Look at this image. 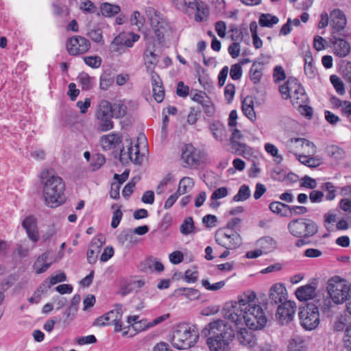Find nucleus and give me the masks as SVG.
<instances>
[{"instance_id":"49","label":"nucleus","mask_w":351,"mask_h":351,"mask_svg":"<svg viewBox=\"0 0 351 351\" xmlns=\"http://www.w3.org/2000/svg\"><path fill=\"white\" fill-rule=\"evenodd\" d=\"M78 80L82 85V90H90L93 87L92 78L87 73H82Z\"/></svg>"},{"instance_id":"52","label":"nucleus","mask_w":351,"mask_h":351,"mask_svg":"<svg viewBox=\"0 0 351 351\" xmlns=\"http://www.w3.org/2000/svg\"><path fill=\"white\" fill-rule=\"evenodd\" d=\"M160 27V29H156V31L154 32L159 43H163L165 41V34L167 32L168 29L167 22H162V25Z\"/></svg>"},{"instance_id":"13","label":"nucleus","mask_w":351,"mask_h":351,"mask_svg":"<svg viewBox=\"0 0 351 351\" xmlns=\"http://www.w3.org/2000/svg\"><path fill=\"white\" fill-rule=\"evenodd\" d=\"M287 295L288 293L285 286L281 283H276L270 288L269 302L271 304L278 306L279 304L285 302V301H289Z\"/></svg>"},{"instance_id":"32","label":"nucleus","mask_w":351,"mask_h":351,"mask_svg":"<svg viewBox=\"0 0 351 351\" xmlns=\"http://www.w3.org/2000/svg\"><path fill=\"white\" fill-rule=\"evenodd\" d=\"M174 295L176 296L183 295L189 300H195L199 297V292L193 288H179L175 290Z\"/></svg>"},{"instance_id":"54","label":"nucleus","mask_w":351,"mask_h":351,"mask_svg":"<svg viewBox=\"0 0 351 351\" xmlns=\"http://www.w3.org/2000/svg\"><path fill=\"white\" fill-rule=\"evenodd\" d=\"M298 160L302 164L305 165L309 167H316L319 165V160L313 157L308 158L304 155H300Z\"/></svg>"},{"instance_id":"20","label":"nucleus","mask_w":351,"mask_h":351,"mask_svg":"<svg viewBox=\"0 0 351 351\" xmlns=\"http://www.w3.org/2000/svg\"><path fill=\"white\" fill-rule=\"evenodd\" d=\"M237 339L241 345L249 348H252L256 344V338L254 332L245 328H241L238 331Z\"/></svg>"},{"instance_id":"61","label":"nucleus","mask_w":351,"mask_h":351,"mask_svg":"<svg viewBox=\"0 0 351 351\" xmlns=\"http://www.w3.org/2000/svg\"><path fill=\"white\" fill-rule=\"evenodd\" d=\"M235 94V86L233 84H228L224 89V96L228 103H230Z\"/></svg>"},{"instance_id":"29","label":"nucleus","mask_w":351,"mask_h":351,"mask_svg":"<svg viewBox=\"0 0 351 351\" xmlns=\"http://www.w3.org/2000/svg\"><path fill=\"white\" fill-rule=\"evenodd\" d=\"M263 64L260 62H254L250 69V80L256 84L260 82L263 75Z\"/></svg>"},{"instance_id":"41","label":"nucleus","mask_w":351,"mask_h":351,"mask_svg":"<svg viewBox=\"0 0 351 351\" xmlns=\"http://www.w3.org/2000/svg\"><path fill=\"white\" fill-rule=\"evenodd\" d=\"M330 80L336 92L339 95H343L345 94L346 90L344 88V84L340 77L336 75H332L330 77Z\"/></svg>"},{"instance_id":"25","label":"nucleus","mask_w":351,"mask_h":351,"mask_svg":"<svg viewBox=\"0 0 351 351\" xmlns=\"http://www.w3.org/2000/svg\"><path fill=\"white\" fill-rule=\"evenodd\" d=\"M146 14L150 21L151 26L154 32L156 31V29H160V26L162 25V22H167V21L160 16V13L153 8H148L146 10Z\"/></svg>"},{"instance_id":"39","label":"nucleus","mask_w":351,"mask_h":351,"mask_svg":"<svg viewBox=\"0 0 351 351\" xmlns=\"http://www.w3.org/2000/svg\"><path fill=\"white\" fill-rule=\"evenodd\" d=\"M127 110L128 108L126 105L122 101L114 103L112 105V117L116 119L124 117L127 113Z\"/></svg>"},{"instance_id":"30","label":"nucleus","mask_w":351,"mask_h":351,"mask_svg":"<svg viewBox=\"0 0 351 351\" xmlns=\"http://www.w3.org/2000/svg\"><path fill=\"white\" fill-rule=\"evenodd\" d=\"M96 117L97 119H103L105 118V117H112L111 103L107 100H101L98 105Z\"/></svg>"},{"instance_id":"57","label":"nucleus","mask_w":351,"mask_h":351,"mask_svg":"<svg viewBox=\"0 0 351 351\" xmlns=\"http://www.w3.org/2000/svg\"><path fill=\"white\" fill-rule=\"evenodd\" d=\"M84 62L92 68H99L101 64V58L99 56H86L84 57Z\"/></svg>"},{"instance_id":"38","label":"nucleus","mask_w":351,"mask_h":351,"mask_svg":"<svg viewBox=\"0 0 351 351\" xmlns=\"http://www.w3.org/2000/svg\"><path fill=\"white\" fill-rule=\"evenodd\" d=\"M197 13L195 16V21L202 22L206 20L208 15V8L203 1H199L196 7Z\"/></svg>"},{"instance_id":"21","label":"nucleus","mask_w":351,"mask_h":351,"mask_svg":"<svg viewBox=\"0 0 351 351\" xmlns=\"http://www.w3.org/2000/svg\"><path fill=\"white\" fill-rule=\"evenodd\" d=\"M296 298L300 301H308L313 299L316 295V287L311 285L302 286L295 291Z\"/></svg>"},{"instance_id":"60","label":"nucleus","mask_w":351,"mask_h":351,"mask_svg":"<svg viewBox=\"0 0 351 351\" xmlns=\"http://www.w3.org/2000/svg\"><path fill=\"white\" fill-rule=\"evenodd\" d=\"M291 141L292 143H298L301 142L302 147H307L311 149V151H308V153H311L312 154H315L316 152V147L315 145L311 141L302 138H291Z\"/></svg>"},{"instance_id":"59","label":"nucleus","mask_w":351,"mask_h":351,"mask_svg":"<svg viewBox=\"0 0 351 351\" xmlns=\"http://www.w3.org/2000/svg\"><path fill=\"white\" fill-rule=\"evenodd\" d=\"M243 71L240 64H234L232 65L230 71V77L233 80H239L242 76Z\"/></svg>"},{"instance_id":"23","label":"nucleus","mask_w":351,"mask_h":351,"mask_svg":"<svg viewBox=\"0 0 351 351\" xmlns=\"http://www.w3.org/2000/svg\"><path fill=\"white\" fill-rule=\"evenodd\" d=\"M291 101L294 106H303V104H307L308 97L304 92V89L300 84H296L295 88L293 90L291 97Z\"/></svg>"},{"instance_id":"50","label":"nucleus","mask_w":351,"mask_h":351,"mask_svg":"<svg viewBox=\"0 0 351 351\" xmlns=\"http://www.w3.org/2000/svg\"><path fill=\"white\" fill-rule=\"evenodd\" d=\"M100 252V248L96 245H90L87 252V260L89 263H95L97 259L98 254Z\"/></svg>"},{"instance_id":"11","label":"nucleus","mask_w":351,"mask_h":351,"mask_svg":"<svg viewBox=\"0 0 351 351\" xmlns=\"http://www.w3.org/2000/svg\"><path fill=\"white\" fill-rule=\"evenodd\" d=\"M307 303L306 306L300 310L299 317L302 326L307 330H312L319 324V315L315 312V308Z\"/></svg>"},{"instance_id":"34","label":"nucleus","mask_w":351,"mask_h":351,"mask_svg":"<svg viewBox=\"0 0 351 351\" xmlns=\"http://www.w3.org/2000/svg\"><path fill=\"white\" fill-rule=\"evenodd\" d=\"M279 19L277 16L270 14H261L259 17L258 23L261 27H272L274 25L277 24Z\"/></svg>"},{"instance_id":"3","label":"nucleus","mask_w":351,"mask_h":351,"mask_svg":"<svg viewBox=\"0 0 351 351\" xmlns=\"http://www.w3.org/2000/svg\"><path fill=\"white\" fill-rule=\"evenodd\" d=\"M255 298L254 292L245 293L239 297L237 302L226 303L223 308L224 317L237 326L245 324L246 310Z\"/></svg>"},{"instance_id":"10","label":"nucleus","mask_w":351,"mask_h":351,"mask_svg":"<svg viewBox=\"0 0 351 351\" xmlns=\"http://www.w3.org/2000/svg\"><path fill=\"white\" fill-rule=\"evenodd\" d=\"M296 309L297 306L294 301H285L279 304L276 313V321L282 326L288 324L293 319Z\"/></svg>"},{"instance_id":"43","label":"nucleus","mask_w":351,"mask_h":351,"mask_svg":"<svg viewBox=\"0 0 351 351\" xmlns=\"http://www.w3.org/2000/svg\"><path fill=\"white\" fill-rule=\"evenodd\" d=\"M304 348V341L300 337L292 339L289 345V351H303Z\"/></svg>"},{"instance_id":"17","label":"nucleus","mask_w":351,"mask_h":351,"mask_svg":"<svg viewBox=\"0 0 351 351\" xmlns=\"http://www.w3.org/2000/svg\"><path fill=\"white\" fill-rule=\"evenodd\" d=\"M331 42L333 44V52L335 56L339 58H344L350 53V45L346 40L333 37L331 39Z\"/></svg>"},{"instance_id":"44","label":"nucleus","mask_w":351,"mask_h":351,"mask_svg":"<svg viewBox=\"0 0 351 351\" xmlns=\"http://www.w3.org/2000/svg\"><path fill=\"white\" fill-rule=\"evenodd\" d=\"M86 36H88L95 43L101 45L104 43L102 32L99 28L90 29L87 32Z\"/></svg>"},{"instance_id":"56","label":"nucleus","mask_w":351,"mask_h":351,"mask_svg":"<svg viewBox=\"0 0 351 351\" xmlns=\"http://www.w3.org/2000/svg\"><path fill=\"white\" fill-rule=\"evenodd\" d=\"M300 186L314 189L317 187V182L314 178L308 176H304L300 180Z\"/></svg>"},{"instance_id":"26","label":"nucleus","mask_w":351,"mask_h":351,"mask_svg":"<svg viewBox=\"0 0 351 351\" xmlns=\"http://www.w3.org/2000/svg\"><path fill=\"white\" fill-rule=\"evenodd\" d=\"M242 111L243 114L252 121L256 119V113L254 109V100L252 96L245 97L242 101Z\"/></svg>"},{"instance_id":"14","label":"nucleus","mask_w":351,"mask_h":351,"mask_svg":"<svg viewBox=\"0 0 351 351\" xmlns=\"http://www.w3.org/2000/svg\"><path fill=\"white\" fill-rule=\"evenodd\" d=\"M200 158V152L191 144H186L183 147L181 159L185 163V167H193L199 165Z\"/></svg>"},{"instance_id":"16","label":"nucleus","mask_w":351,"mask_h":351,"mask_svg":"<svg viewBox=\"0 0 351 351\" xmlns=\"http://www.w3.org/2000/svg\"><path fill=\"white\" fill-rule=\"evenodd\" d=\"M126 147H128L127 151H125V147H123L120 150V160L123 162L126 161L128 159L134 162L136 164H139L141 161L139 160L138 154L139 150L138 145H136V148L134 152V149L132 147V143L130 139L126 140Z\"/></svg>"},{"instance_id":"4","label":"nucleus","mask_w":351,"mask_h":351,"mask_svg":"<svg viewBox=\"0 0 351 351\" xmlns=\"http://www.w3.org/2000/svg\"><path fill=\"white\" fill-rule=\"evenodd\" d=\"M199 339L198 331L187 324H179L173 332L171 343L178 350L193 347Z\"/></svg>"},{"instance_id":"64","label":"nucleus","mask_w":351,"mask_h":351,"mask_svg":"<svg viewBox=\"0 0 351 351\" xmlns=\"http://www.w3.org/2000/svg\"><path fill=\"white\" fill-rule=\"evenodd\" d=\"M198 272L197 270L187 269L185 271L184 280L189 283H194L197 280Z\"/></svg>"},{"instance_id":"8","label":"nucleus","mask_w":351,"mask_h":351,"mask_svg":"<svg viewBox=\"0 0 351 351\" xmlns=\"http://www.w3.org/2000/svg\"><path fill=\"white\" fill-rule=\"evenodd\" d=\"M215 240L217 244L228 250L239 247L242 244V239L237 232L219 228L215 234Z\"/></svg>"},{"instance_id":"1","label":"nucleus","mask_w":351,"mask_h":351,"mask_svg":"<svg viewBox=\"0 0 351 351\" xmlns=\"http://www.w3.org/2000/svg\"><path fill=\"white\" fill-rule=\"evenodd\" d=\"M40 179L46 204L51 208L62 204L65 199V184L62 178L53 169H45L41 171Z\"/></svg>"},{"instance_id":"9","label":"nucleus","mask_w":351,"mask_h":351,"mask_svg":"<svg viewBox=\"0 0 351 351\" xmlns=\"http://www.w3.org/2000/svg\"><path fill=\"white\" fill-rule=\"evenodd\" d=\"M140 36L134 33L122 32L117 35L110 45L112 53H122L125 47H132L138 40Z\"/></svg>"},{"instance_id":"31","label":"nucleus","mask_w":351,"mask_h":351,"mask_svg":"<svg viewBox=\"0 0 351 351\" xmlns=\"http://www.w3.org/2000/svg\"><path fill=\"white\" fill-rule=\"evenodd\" d=\"M294 78H289L285 84L279 87V91L282 95V99H287L291 98L293 90L295 88L297 82Z\"/></svg>"},{"instance_id":"42","label":"nucleus","mask_w":351,"mask_h":351,"mask_svg":"<svg viewBox=\"0 0 351 351\" xmlns=\"http://www.w3.org/2000/svg\"><path fill=\"white\" fill-rule=\"evenodd\" d=\"M230 145L234 152L237 155L244 156V154L248 152L249 147L238 141L230 140Z\"/></svg>"},{"instance_id":"55","label":"nucleus","mask_w":351,"mask_h":351,"mask_svg":"<svg viewBox=\"0 0 351 351\" xmlns=\"http://www.w3.org/2000/svg\"><path fill=\"white\" fill-rule=\"evenodd\" d=\"M348 323L346 316L341 315L338 317L333 324V330L337 332L343 331Z\"/></svg>"},{"instance_id":"58","label":"nucleus","mask_w":351,"mask_h":351,"mask_svg":"<svg viewBox=\"0 0 351 351\" xmlns=\"http://www.w3.org/2000/svg\"><path fill=\"white\" fill-rule=\"evenodd\" d=\"M322 189L328 192L326 196L327 200H332L335 199V186L332 182H328L323 184L322 186Z\"/></svg>"},{"instance_id":"18","label":"nucleus","mask_w":351,"mask_h":351,"mask_svg":"<svg viewBox=\"0 0 351 351\" xmlns=\"http://www.w3.org/2000/svg\"><path fill=\"white\" fill-rule=\"evenodd\" d=\"M330 22L332 27L338 32L344 29L346 25V17L344 13L339 9H335L330 13Z\"/></svg>"},{"instance_id":"62","label":"nucleus","mask_w":351,"mask_h":351,"mask_svg":"<svg viewBox=\"0 0 351 351\" xmlns=\"http://www.w3.org/2000/svg\"><path fill=\"white\" fill-rule=\"evenodd\" d=\"M217 218L213 215H206L202 218V223L206 228H210L217 226Z\"/></svg>"},{"instance_id":"6","label":"nucleus","mask_w":351,"mask_h":351,"mask_svg":"<svg viewBox=\"0 0 351 351\" xmlns=\"http://www.w3.org/2000/svg\"><path fill=\"white\" fill-rule=\"evenodd\" d=\"M326 289L328 296L336 304L344 302L349 295V285L346 280L337 276L328 280Z\"/></svg>"},{"instance_id":"33","label":"nucleus","mask_w":351,"mask_h":351,"mask_svg":"<svg viewBox=\"0 0 351 351\" xmlns=\"http://www.w3.org/2000/svg\"><path fill=\"white\" fill-rule=\"evenodd\" d=\"M180 231L183 235H189L197 232L191 217H187L184 219L180 227Z\"/></svg>"},{"instance_id":"35","label":"nucleus","mask_w":351,"mask_h":351,"mask_svg":"<svg viewBox=\"0 0 351 351\" xmlns=\"http://www.w3.org/2000/svg\"><path fill=\"white\" fill-rule=\"evenodd\" d=\"M121 10L119 5L111 4L109 3H104L101 6V11L104 16L107 17H112L118 14Z\"/></svg>"},{"instance_id":"40","label":"nucleus","mask_w":351,"mask_h":351,"mask_svg":"<svg viewBox=\"0 0 351 351\" xmlns=\"http://www.w3.org/2000/svg\"><path fill=\"white\" fill-rule=\"evenodd\" d=\"M251 195L250 187L246 184L240 186L238 193L233 197L234 202H243L247 200Z\"/></svg>"},{"instance_id":"22","label":"nucleus","mask_w":351,"mask_h":351,"mask_svg":"<svg viewBox=\"0 0 351 351\" xmlns=\"http://www.w3.org/2000/svg\"><path fill=\"white\" fill-rule=\"evenodd\" d=\"M121 143V136L114 133L104 135L100 139L101 146L104 150H109L114 148Z\"/></svg>"},{"instance_id":"12","label":"nucleus","mask_w":351,"mask_h":351,"mask_svg":"<svg viewBox=\"0 0 351 351\" xmlns=\"http://www.w3.org/2000/svg\"><path fill=\"white\" fill-rule=\"evenodd\" d=\"M66 49L71 56H77L87 52L90 48V41L80 36H73L66 41Z\"/></svg>"},{"instance_id":"2","label":"nucleus","mask_w":351,"mask_h":351,"mask_svg":"<svg viewBox=\"0 0 351 351\" xmlns=\"http://www.w3.org/2000/svg\"><path fill=\"white\" fill-rule=\"evenodd\" d=\"M210 332L213 337L207 341L210 351H230V343L235 336L234 331L227 327L222 320H217L209 324Z\"/></svg>"},{"instance_id":"48","label":"nucleus","mask_w":351,"mask_h":351,"mask_svg":"<svg viewBox=\"0 0 351 351\" xmlns=\"http://www.w3.org/2000/svg\"><path fill=\"white\" fill-rule=\"evenodd\" d=\"M66 280V277L64 273L61 272L58 275L53 276L50 278L49 282L47 280L43 283V286L49 289L52 285L57 284L58 282H64Z\"/></svg>"},{"instance_id":"27","label":"nucleus","mask_w":351,"mask_h":351,"mask_svg":"<svg viewBox=\"0 0 351 351\" xmlns=\"http://www.w3.org/2000/svg\"><path fill=\"white\" fill-rule=\"evenodd\" d=\"M257 245L263 250V253H267L273 251L277 247V242L272 237L267 236L261 238L257 241Z\"/></svg>"},{"instance_id":"7","label":"nucleus","mask_w":351,"mask_h":351,"mask_svg":"<svg viewBox=\"0 0 351 351\" xmlns=\"http://www.w3.org/2000/svg\"><path fill=\"white\" fill-rule=\"evenodd\" d=\"M253 302L246 310L245 324L252 330L261 329L267 323V317L262 307Z\"/></svg>"},{"instance_id":"24","label":"nucleus","mask_w":351,"mask_h":351,"mask_svg":"<svg viewBox=\"0 0 351 351\" xmlns=\"http://www.w3.org/2000/svg\"><path fill=\"white\" fill-rule=\"evenodd\" d=\"M152 91L154 99L158 102L160 103L163 101L165 97V90L162 86V82L159 76L153 75L152 77Z\"/></svg>"},{"instance_id":"37","label":"nucleus","mask_w":351,"mask_h":351,"mask_svg":"<svg viewBox=\"0 0 351 351\" xmlns=\"http://www.w3.org/2000/svg\"><path fill=\"white\" fill-rule=\"evenodd\" d=\"M209 128L215 138L218 141H222L223 136L226 132L223 124L219 122L212 123Z\"/></svg>"},{"instance_id":"15","label":"nucleus","mask_w":351,"mask_h":351,"mask_svg":"<svg viewBox=\"0 0 351 351\" xmlns=\"http://www.w3.org/2000/svg\"><path fill=\"white\" fill-rule=\"evenodd\" d=\"M332 300L329 296L319 295L317 296L313 302H308V304H311L313 308H315L314 311L320 315V313L326 315L327 317L330 316L331 312L330 308L332 307Z\"/></svg>"},{"instance_id":"36","label":"nucleus","mask_w":351,"mask_h":351,"mask_svg":"<svg viewBox=\"0 0 351 351\" xmlns=\"http://www.w3.org/2000/svg\"><path fill=\"white\" fill-rule=\"evenodd\" d=\"M193 184L194 183L192 178L184 177L180 180L178 189L176 193L180 195V196L185 194L189 189H192Z\"/></svg>"},{"instance_id":"28","label":"nucleus","mask_w":351,"mask_h":351,"mask_svg":"<svg viewBox=\"0 0 351 351\" xmlns=\"http://www.w3.org/2000/svg\"><path fill=\"white\" fill-rule=\"evenodd\" d=\"M269 208L272 213L280 217H289V205L288 204L274 201L269 204Z\"/></svg>"},{"instance_id":"46","label":"nucleus","mask_w":351,"mask_h":351,"mask_svg":"<svg viewBox=\"0 0 351 351\" xmlns=\"http://www.w3.org/2000/svg\"><path fill=\"white\" fill-rule=\"evenodd\" d=\"M122 308L123 305L121 304H117L115 305V308L108 312V315H109L111 322H119L122 318Z\"/></svg>"},{"instance_id":"5","label":"nucleus","mask_w":351,"mask_h":351,"mask_svg":"<svg viewBox=\"0 0 351 351\" xmlns=\"http://www.w3.org/2000/svg\"><path fill=\"white\" fill-rule=\"evenodd\" d=\"M287 228L289 232L295 237H311L318 232L317 223L307 218L293 219L288 223Z\"/></svg>"},{"instance_id":"19","label":"nucleus","mask_w":351,"mask_h":351,"mask_svg":"<svg viewBox=\"0 0 351 351\" xmlns=\"http://www.w3.org/2000/svg\"><path fill=\"white\" fill-rule=\"evenodd\" d=\"M23 227L25 229L28 237L34 242L39 239V235L37 230L36 221L33 217H26L22 223Z\"/></svg>"},{"instance_id":"63","label":"nucleus","mask_w":351,"mask_h":351,"mask_svg":"<svg viewBox=\"0 0 351 351\" xmlns=\"http://www.w3.org/2000/svg\"><path fill=\"white\" fill-rule=\"evenodd\" d=\"M308 209L303 206H289V216L292 215H301L306 213Z\"/></svg>"},{"instance_id":"53","label":"nucleus","mask_w":351,"mask_h":351,"mask_svg":"<svg viewBox=\"0 0 351 351\" xmlns=\"http://www.w3.org/2000/svg\"><path fill=\"white\" fill-rule=\"evenodd\" d=\"M114 78L109 74H104L100 77L99 87L101 90H106L113 84Z\"/></svg>"},{"instance_id":"45","label":"nucleus","mask_w":351,"mask_h":351,"mask_svg":"<svg viewBox=\"0 0 351 351\" xmlns=\"http://www.w3.org/2000/svg\"><path fill=\"white\" fill-rule=\"evenodd\" d=\"M112 117H105L103 119H97L99 121L98 128L101 132H106L113 128Z\"/></svg>"},{"instance_id":"51","label":"nucleus","mask_w":351,"mask_h":351,"mask_svg":"<svg viewBox=\"0 0 351 351\" xmlns=\"http://www.w3.org/2000/svg\"><path fill=\"white\" fill-rule=\"evenodd\" d=\"M226 282L224 280H221L219 282H217L216 283H214L213 285H210L209 281L208 280H202V286L208 291H217L223 288L225 285Z\"/></svg>"},{"instance_id":"47","label":"nucleus","mask_w":351,"mask_h":351,"mask_svg":"<svg viewBox=\"0 0 351 351\" xmlns=\"http://www.w3.org/2000/svg\"><path fill=\"white\" fill-rule=\"evenodd\" d=\"M106 162V158L102 154H95L92 156L90 165L92 170L95 171L99 169Z\"/></svg>"}]
</instances>
